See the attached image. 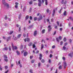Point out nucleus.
I'll use <instances>...</instances> for the list:
<instances>
[{
  "label": "nucleus",
  "instance_id": "1",
  "mask_svg": "<svg viewBox=\"0 0 73 73\" xmlns=\"http://www.w3.org/2000/svg\"><path fill=\"white\" fill-rule=\"evenodd\" d=\"M2 2L4 4L5 7H7V8H8L9 7V5H8V4L7 3H5V1H4V0H3Z\"/></svg>",
  "mask_w": 73,
  "mask_h": 73
},
{
  "label": "nucleus",
  "instance_id": "2",
  "mask_svg": "<svg viewBox=\"0 0 73 73\" xmlns=\"http://www.w3.org/2000/svg\"><path fill=\"white\" fill-rule=\"evenodd\" d=\"M3 57L4 58V60L6 62H7V61H8V60L7 59V55H4L3 56Z\"/></svg>",
  "mask_w": 73,
  "mask_h": 73
},
{
  "label": "nucleus",
  "instance_id": "3",
  "mask_svg": "<svg viewBox=\"0 0 73 73\" xmlns=\"http://www.w3.org/2000/svg\"><path fill=\"white\" fill-rule=\"evenodd\" d=\"M12 47L13 48V50H14V49H15V50H16L17 49V46H13V44H12Z\"/></svg>",
  "mask_w": 73,
  "mask_h": 73
},
{
  "label": "nucleus",
  "instance_id": "4",
  "mask_svg": "<svg viewBox=\"0 0 73 73\" xmlns=\"http://www.w3.org/2000/svg\"><path fill=\"white\" fill-rule=\"evenodd\" d=\"M42 16L40 15L38 19V21H40V20H42Z\"/></svg>",
  "mask_w": 73,
  "mask_h": 73
},
{
  "label": "nucleus",
  "instance_id": "5",
  "mask_svg": "<svg viewBox=\"0 0 73 73\" xmlns=\"http://www.w3.org/2000/svg\"><path fill=\"white\" fill-rule=\"evenodd\" d=\"M48 32H50L51 30L52 29V28H51V26L50 25H49L48 26Z\"/></svg>",
  "mask_w": 73,
  "mask_h": 73
},
{
  "label": "nucleus",
  "instance_id": "6",
  "mask_svg": "<svg viewBox=\"0 0 73 73\" xmlns=\"http://www.w3.org/2000/svg\"><path fill=\"white\" fill-rule=\"evenodd\" d=\"M66 62H64V69L66 68Z\"/></svg>",
  "mask_w": 73,
  "mask_h": 73
},
{
  "label": "nucleus",
  "instance_id": "7",
  "mask_svg": "<svg viewBox=\"0 0 73 73\" xmlns=\"http://www.w3.org/2000/svg\"><path fill=\"white\" fill-rule=\"evenodd\" d=\"M28 55V52H25L24 53V55L25 56H26Z\"/></svg>",
  "mask_w": 73,
  "mask_h": 73
},
{
  "label": "nucleus",
  "instance_id": "8",
  "mask_svg": "<svg viewBox=\"0 0 73 73\" xmlns=\"http://www.w3.org/2000/svg\"><path fill=\"white\" fill-rule=\"evenodd\" d=\"M11 37L9 36V37L7 39H6L7 41L8 42L9 41V40H11Z\"/></svg>",
  "mask_w": 73,
  "mask_h": 73
},
{
  "label": "nucleus",
  "instance_id": "9",
  "mask_svg": "<svg viewBox=\"0 0 73 73\" xmlns=\"http://www.w3.org/2000/svg\"><path fill=\"white\" fill-rule=\"evenodd\" d=\"M72 54H73V52L68 54L69 56H70L71 57H72Z\"/></svg>",
  "mask_w": 73,
  "mask_h": 73
},
{
  "label": "nucleus",
  "instance_id": "10",
  "mask_svg": "<svg viewBox=\"0 0 73 73\" xmlns=\"http://www.w3.org/2000/svg\"><path fill=\"white\" fill-rule=\"evenodd\" d=\"M8 49L7 47H5L3 48V50H7Z\"/></svg>",
  "mask_w": 73,
  "mask_h": 73
},
{
  "label": "nucleus",
  "instance_id": "11",
  "mask_svg": "<svg viewBox=\"0 0 73 73\" xmlns=\"http://www.w3.org/2000/svg\"><path fill=\"white\" fill-rule=\"evenodd\" d=\"M45 29H43L42 31V34L45 33Z\"/></svg>",
  "mask_w": 73,
  "mask_h": 73
},
{
  "label": "nucleus",
  "instance_id": "12",
  "mask_svg": "<svg viewBox=\"0 0 73 73\" xmlns=\"http://www.w3.org/2000/svg\"><path fill=\"white\" fill-rule=\"evenodd\" d=\"M56 13V12L55 11V10L54 9L53 10V13L52 14V16H54V14Z\"/></svg>",
  "mask_w": 73,
  "mask_h": 73
},
{
  "label": "nucleus",
  "instance_id": "13",
  "mask_svg": "<svg viewBox=\"0 0 73 73\" xmlns=\"http://www.w3.org/2000/svg\"><path fill=\"white\" fill-rule=\"evenodd\" d=\"M28 19H29V16L27 15L25 17L26 20H28Z\"/></svg>",
  "mask_w": 73,
  "mask_h": 73
},
{
  "label": "nucleus",
  "instance_id": "14",
  "mask_svg": "<svg viewBox=\"0 0 73 73\" xmlns=\"http://www.w3.org/2000/svg\"><path fill=\"white\" fill-rule=\"evenodd\" d=\"M21 34H19L18 35L17 37L18 38H20V37H21Z\"/></svg>",
  "mask_w": 73,
  "mask_h": 73
},
{
  "label": "nucleus",
  "instance_id": "15",
  "mask_svg": "<svg viewBox=\"0 0 73 73\" xmlns=\"http://www.w3.org/2000/svg\"><path fill=\"white\" fill-rule=\"evenodd\" d=\"M37 31H35L34 32V35L35 36H36V35H37Z\"/></svg>",
  "mask_w": 73,
  "mask_h": 73
},
{
  "label": "nucleus",
  "instance_id": "16",
  "mask_svg": "<svg viewBox=\"0 0 73 73\" xmlns=\"http://www.w3.org/2000/svg\"><path fill=\"white\" fill-rule=\"evenodd\" d=\"M47 0H45V4L46 5H48V1Z\"/></svg>",
  "mask_w": 73,
  "mask_h": 73
},
{
  "label": "nucleus",
  "instance_id": "17",
  "mask_svg": "<svg viewBox=\"0 0 73 73\" xmlns=\"http://www.w3.org/2000/svg\"><path fill=\"white\" fill-rule=\"evenodd\" d=\"M32 44H33L32 42H30L29 44H28V45L29 46H31V45H32Z\"/></svg>",
  "mask_w": 73,
  "mask_h": 73
},
{
  "label": "nucleus",
  "instance_id": "18",
  "mask_svg": "<svg viewBox=\"0 0 73 73\" xmlns=\"http://www.w3.org/2000/svg\"><path fill=\"white\" fill-rule=\"evenodd\" d=\"M32 3H33V1L32 0H31L29 3V4L30 5H31V4H32Z\"/></svg>",
  "mask_w": 73,
  "mask_h": 73
},
{
  "label": "nucleus",
  "instance_id": "19",
  "mask_svg": "<svg viewBox=\"0 0 73 73\" xmlns=\"http://www.w3.org/2000/svg\"><path fill=\"white\" fill-rule=\"evenodd\" d=\"M26 40L27 42H29V41H30V39L29 38H26Z\"/></svg>",
  "mask_w": 73,
  "mask_h": 73
},
{
  "label": "nucleus",
  "instance_id": "20",
  "mask_svg": "<svg viewBox=\"0 0 73 73\" xmlns=\"http://www.w3.org/2000/svg\"><path fill=\"white\" fill-rule=\"evenodd\" d=\"M43 48H44V45L42 44L41 45V49H42Z\"/></svg>",
  "mask_w": 73,
  "mask_h": 73
},
{
  "label": "nucleus",
  "instance_id": "21",
  "mask_svg": "<svg viewBox=\"0 0 73 73\" xmlns=\"http://www.w3.org/2000/svg\"><path fill=\"white\" fill-rule=\"evenodd\" d=\"M63 15L64 16H65L66 15V11H65Z\"/></svg>",
  "mask_w": 73,
  "mask_h": 73
},
{
  "label": "nucleus",
  "instance_id": "22",
  "mask_svg": "<svg viewBox=\"0 0 73 73\" xmlns=\"http://www.w3.org/2000/svg\"><path fill=\"white\" fill-rule=\"evenodd\" d=\"M13 33V31H11L10 32V33H9V35H12V33Z\"/></svg>",
  "mask_w": 73,
  "mask_h": 73
},
{
  "label": "nucleus",
  "instance_id": "23",
  "mask_svg": "<svg viewBox=\"0 0 73 73\" xmlns=\"http://www.w3.org/2000/svg\"><path fill=\"white\" fill-rule=\"evenodd\" d=\"M18 38H17V37H15L14 38V40H15V41H16V40H17Z\"/></svg>",
  "mask_w": 73,
  "mask_h": 73
},
{
  "label": "nucleus",
  "instance_id": "24",
  "mask_svg": "<svg viewBox=\"0 0 73 73\" xmlns=\"http://www.w3.org/2000/svg\"><path fill=\"white\" fill-rule=\"evenodd\" d=\"M17 54L18 55H19L20 54V52L17 50Z\"/></svg>",
  "mask_w": 73,
  "mask_h": 73
},
{
  "label": "nucleus",
  "instance_id": "25",
  "mask_svg": "<svg viewBox=\"0 0 73 73\" xmlns=\"http://www.w3.org/2000/svg\"><path fill=\"white\" fill-rule=\"evenodd\" d=\"M41 3L39 2L38 3V6L40 7V6H41Z\"/></svg>",
  "mask_w": 73,
  "mask_h": 73
},
{
  "label": "nucleus",
  "instance_id": "26",
  "mask_svg": "<svg viewBox=\"0 0 73 73\" xmlns=\"http://www.w3.org/2000/svg\"><path fill=\"white\" fill-rule=\"evenodd\" d=\"M37 19V17H35L34 18V21H36Z\"/></svg>",
  "mask_w": 73,
  "mask_h": 73
},
{
  "label": "nucleus",
  "instance_id": "27",
  "mask_svg": "<svg viewBox=\"0 0 73 73\" xmlns=\"http://www.w3.org/2000/svg\"><path fill=\"white\" fill-rule=\"evenodd\" d=\"M59 69H62V66H60L59 67Z\"/></svg>",
  "mask_w": 73,
  "mask_h": 73
},
{
  "label": "nucleus",
  "instance_id": "28",
  "mask_svg": "<svg viewBox=\"0 0 73 73\" xmlns=\"http://www.w3.org/2000/svg\"><path fill=\"white\" fill-rule=\"evenodd\" d=\"M59 39L60 40H61V38H61V36H60L59 37Z\"/></svg>",
  "mask_w": 73,
  "mask_h": 73
},
{
  "label": "nucleus",
  "instance_id": "29",
  "mask_svg": "<svg viewBox=\"0 0 73 73\" xmlns=\"http://www.w3.org/2000/svg\"><path fill=\"white\" fill-rule=\"evenodd\" d=\"M47 21L48 23H50V22L49 21V19H47Z\"/></svg>",
  "mask_w": 73,
  "mask_h": 73
},
{
  "label": "nucleus",
  "instance_id": "30",
  "mask_svg": "<svg viewBox=\"0 0 73 73\" xmlns=\"http://www.w3.org/2000/svg\"><path fill=\"white\" fill-rule=\"evenodd\" d=\"M64 0H62V2L61 3L62 4H64Z\"/></svg>",
  "mask_w": 73,
  "mask_h": 73
},
{
  "label": "nucleus",
  "instance_id": "31",
  "mask_svg": "<svg viewBox=\"0 0 73 73\" xmlns=\"http://www.w3.org/2000/svg\"><path fill=\"white\" fill-rule=\"evenodd\" d=\"M56 40L58 42H59V40H58V38H56Z\"/></svg>",
  "mask_w": 73,
  "mask_h": 73
},
{
  "label": "nucleus",
  "instance_id": "32",
  "mask_svg": "<svg viewBox=\"0 0 73 73\" xmlns=\"http://www.w3.org/2000/svg\"><path fill=\"white\" fill-rule=\"evenodd\" d=\"M40 65H41V63L39 62L38 63V67H40Z\"/></svg>",
  "mask_w": 73,
  "mask_h": 73
},
{
  "label": "nucleus",
  "instance_id": "33",
  "mask_svg": "<svg viewBox=\"0 0 73 73\" xmlns=\"http://www.w3.org/2000/svg\"><path fill=\"white\" fill-rule=\"evenodd\" d=\"M49 9H47L46 10V12H47V13H48V12H49Z\"/></svg>",
  "mask_w": 73,
  "mask_h": 73
},
{
  "label": "nucleus",
  "instance_id": "34",
  "mask_svg": "<svg viewBox=\"0 0 73 73\" xmlns=\"http://www.w3.org/2000/svg\"><path fill=\"white\" fill-rule=\"evenodd\" d=\"M0 70H3V68H1V65H0Z\"/></svg>",
  "mask_w": 73,
  "mask_h": 73
},
{
  "label": "nucleus",
  "instance_id": "35",
  "mask_svg": "<svg viewBox=\"0 0 73 73\" xmlns=\"http://www.w3.org/2000/svg\"><path fill=\"white\" fill-rule=\"evenodd\" d=\"M25 9H26V7H25L24 8L23 10V12H24V11H25Z\"/></svg>",
  "mask_w": 73,
  "mask_h": 73
},
{
  "label": "nucleus",
  "instance_id": "36",
  "mask_svg": "<svg viewBox=\"0 0 73 73\" xmlns=\"http://www.w3.org/2000/svg\"><path fill=\"white\" fill-rule=\"evenodd\" d=\"M30 19L31 20H33V19H32V16H30Z\"/></svg>",
  "mask_w": 73,
  "mask_h": 73
},
{
  "label": "nucleus",
  "instance_id": "37",
  "mask_svg": "<svg viewBox=\"0 0 73 73\" xmlns=\"http://www.w3.org/2000/svg\"><path fill=\"white\" fill-rule=\"evenodd\" d=\"M33 48H35V47H36V46H35V44H33Z\"/></svg>",
  "mask_w": 73,
  "mask_h": 73
},
{
  "label": "nucleus",
  "instance_id": "38",
  "mask_svg": "<svg viewBox=\"0 0 73 73\" xmlns=\"http://www.w3.org/2000/svg\"><path fill=\"white\" fill-rule=\"evenodd\" d=\"M55 48V46L53 45L52 46V49H54Z\"/></svg>",
  "mask_w": 73,
  "mask_h": 73
},
{
  "label": "nucleus",
  "instance_id": "39",
  "mask_svg": "<svg viewBox=\"0 0 73 73\" xmlns=\"http://www.w3.org/2000/svg\"><path fill=\"white\" fill-rule=\"evenodd\" d=\"M64 41H66V38H64Z\"/></svg>",
  "mask_w": 73,
  "mask_h": 73
},
{
  "label": "nucleus",
  "instance_id": "40",
  "mask_svg": "<svg viewBox=\"0 0 73 73\" xmlns=\"http://www.w3.org/2000/svg\"><path fill=\"white\" fill-rule=\"evenodd\" d=\"M7 16H5V20H7Z\"/></svg>",
  "mask_w": 73,
  "mask_h": 73
},
{
  "label": "nucleus",
  "instance_id": "41",
  "mask_svg": "<svg viewBox=\"0 0 73 73\" xmlns=\"http://www.w3.org/2000/svg\"><path fill=\"white\" fill-rule=\"evenodd\" d=\"M41 62H43V63L44 62H45V61L44 60L42 59L41 60Z\"/></svg>",
  "mask_w": 73,
  "mask_h": 73
},
{
  "label": "nucleus",
  "instance_id": "42",
  "mask_svg": "<svg viewBox=\"0 0 73 73\" xmlns=\"http://www.w3.org/2000/svg\"><path fill=\"white\" fill-rule=\"evenodd\" d=\"M15 8H18V5H15Z\"/></svg>",
  "mask_w": 73,
  "mask_h": 73
},
{
  "label": "nucleus",
  "instance_id": "43",
  "mask_svg": "<svg viewBox=\"0 0 73 73\" xmlns=\"http://www.w3.org/2000/svg\"><path fill=\"white\" fill-rule=\"evenodd\" d=\"M63 49L64 50H65L66 49V47L65 46H64L63 47Z\"/></svg>",
  "mask_w": 73,
  "mask_h": 73
},
{
  "label": "nucleus",
  "instance_id": "44",
  "mask_svg": "<svg viewBox=\"0 0 73 73\" xmlns=\"http://www.w3.org/2000/svg\"><path fill=\"white\" fill-rule=\"evenodd\" d=\"M39 56H40V57H42V54H40Z\"/></svg>",
  "mask_w": 73,
  "mask_h": 73
},
{
  "label": "nucleus",
  "instance_id": "45",
  "mask_svg": "<svg viewBox=\"0 0 73 73\" xmlns=\"http://www.w3.org/2000/svg\"><path fill=\"white\" fill-rule=\"evenodd\" d=\"M69 19L70 20H73V19H72V18L71 17H69Z\"/></svg>",
  "mask_w": 73,
  "mask_h": 73
},
{
  "label": "nucleus",
  "instance_id": "46",
  "mask_svg": "<svg viewBox=\"0 0 73 73\" xmlns=\"http://www.w3.org/2000/svg\"><path fill=\"white\" fill-rule=\"evenodd\" d=\"M52 54H50V58H51L52 57Z\"/></svg>",
  "mask_w": 73,
  "mask_h": 73
},
{
  "label": "nucleus",
  "instance_id": "47",
  "mask_svg": "<svg viewBox=\"0 0 73 73\" xmlns=\"http://www.w3.org/2000/svg\"><path fill=\"white\" fill-rule=\"evenodd\" d=\"M9 51H11V46H9Z\"/></svg>",
  "mask_w": 73,
  "mask_h": 73
},
{
  "label": "nucleus",
  "instance_id": "48",
  "mask_svg": "<svg viewBox=\"0 0 73 73\" xmlns=\"http://www.w3.org/2000/svg\"><path fill=\"white\" fill-rule=\"evenodd\" d=\"M51 62V61L50 60V59H49L48 60V62L49 63H50Z\"/></svg>",
  "mask_w": 73,
  "mask_h": 73
},
{
  "label": "nucleus",
  "instance_id": "49",
  "mask_svg": "<svg viewBox=\"0 0 73 73\" xmlns=\"http://www.w3.org/2000/svg\"><path fill=\"white\" fill-rule=\"evenodd\" d=\"M39 53V51L37 50L36 52V54H37V53Z\"/></svg>",
  "mask_w": 73,
  "mask_h": 73
},
{
  "label": "nucleus",
  "instance_id": "50",
  "mask_svg": "<svg viewBox=\"0 0 73 73\" xmlns=\"http://www.w3.org/2000/svg\"><path fill=\"white\" fill-rule=\"evenodd\" d=\"M5 69H7L8 68V66H5Z\"/></svg>",
  "mask_w": 73,
  "mask_h": 73
},
{
  "label": "nucleus",
  "instance_id": "51",
  "mask_svg": "<svg viewBox=\"0 0 73 73\" xmlns=\"http://www.w3.org/2000/svg\"><path fill=\"white\" fill-rule=\"evenodd\" d=\"M32 58H33V56H30V58H31V59H32Z\"/></svg>",
  "mask_w": 73,
  "mask_h": 73
},
{
  "label": "nucleus",
  "instance_id": "52",
  "mask_svg": "<svg viewBox=\"0 0 73 73\" xmlns=\"http://www.w3.org/2000/svg\"><path fill=\"white\" fill-rule=\"evenodd\" d=\"M62 10V9H60V11H59V13H60L61 12V10Z\"/></svg>",
  "mask_w": 73,
  "mask_h": 73
},
{
  "label": "nucleus",
  "instance_id": "53",
  "mask_svg": "<svg viewBox=\"0 0 73 73\" xmlns=\"http://www.w3.org/2000/svg\"><path fill=\"white\" fill-rule=\"evenodd\" d=\"M15 5H18V4H19V3H18L17 2H15Z\"/></svg>",
  "mask_w": 73,
  "mask_h": 73
},
{
  "label": "nucleus",
  "instance_id": "54",
  "mask_svg": "<svg viewBox=\"0 0 73 73\" xmlns=\"http://www.w3.org/2000/svg\"><path fill=\"white\" fill-rule=\"evenodd\" d=\"M24 50H23L21 52V54H23V53H24Z\"/></svg>",
  "mask_w": 73,
  "mask_h": 73
},
{
  "label": "nucleus",
  "instance_id": "55",
  "mask_svg": "<svg viewBox=\"0 0 73 73\" xmlns=\"http://www.w3.org/2000/svg\"><path fill=\"white\" fill-rule=\"evenodd\" d=\"M38 1L39 3H41V0H38Z\"/></svg>",
  "mask_w": 73,
  "mask_h": 73
},
{
  "label": "nucleus",
  "instance_id": "56",
  "mask_svg": "<svg viewBox=\"0 0 73 73\" xmlns=\"http://www.w3.org/2000/svg\"><path fill=\"white\" fill-rule=\"evenodd\" d=\"M33 72V70H32V69H31L30 71V72Z\"/></svg>",
  "mask_w": 73,
  "mask_h": 73
},
{
  "label": "nucleus",
  "instance_id": "57",
  "mask_svg": "<svg viewBox=\"0 0 73 73\" xmlns=\"http://www.w3.org/2000/svg\"><path fill=\"white\" fill-rule=\"evenodd\" d=\"M34 62V60H33L31 61V63H33Z\"/></svg>",
  "mask_w": 73,
  "mask_h": 73
},
{
  "label": "nucleus",
  "instance_id": "58",
  "mask_svg": "<svg viewBox=\"0 0 73 73\" xmlns=\"http://www.w3.org/2000/svg\"><path fill=\"white\" fill-rule=\"evenodd\" d=\"M67 3V1H65L64 2V4H66V3Z\"/></svg>",
  "mask_w": 73,
  "mask_h": 73
},
{
  "label": "nucleus",
  "instance_id": "59",
  "mask_svg": "<svg viewBox=\"0 0 73 73\" xmlns=\"http://www.w3.org/2000/svg\"><path fill=\"white\" fill-rule=\"evenodd\" d=\"M62 59L64 60H65V57H62Z\"/></svg>",
  "mask_w": 73,
  "mask_h": 73
},
{
  "label": "nucleus",
  "instance_id": "60",
  "mask_svg": "<svg viewBox=\"0 0 73 73\" xmlns=\"http://www.w3.org/2000/svg\"><path fill=\"white\" fill-rule=\"evenodd\" d=\"M55 29H57V26H55Z\"/></svg>",
  "mask_w": 73,
  "mask_h": 73
},
{
  "label": "nucleus",
  "instance_id": "61",
  "mask_svg": "<svg viewBox=\"0 0 73 73\" xmlns=\"http://www.w3.org/2000/svg\"><path fill=\"white\" fill-rule=\"evenodd\" d=\"M57 23L58 24V25H59V23L57 21Z\"/></svg>",
  "mask_w": 73,
  "mask_h": 73
},
{
  "label": "nucleus",
  "instance_id": "62",
  "mask_svg": "<svg viewBox=\"0 0 73 73\" xmlns=\"http://www.w3.org/2000/svg\"><path fill=\"white\" fill-rule=\"evenodd\" d=\"M8 72H9V70H7V71H6L5 72V73H8Z\"/></svg>",
  "mask_w": 73,
  "mask_h": 73
},
{
  "label": "nucleus",
  "instance_id": "63",
  "mask_svg": "<svg viewBox=\"0 0 73 73\" xmlns=\"http://www.w3.org/2000/svg\"><path fill=\"white\" fill-rule=\"evenodd\" d=\"M41 59H42V57H39V59L40 60H41Z\"/></svg>",
  "mask_w": 73,
  "mask_h": 73
},
{
  "label": "nucleus",
  "instance_id": "64",
  "mask_svg": "<svg viewBox=\"0 0 73 73\" xmlns=\"http://www.w3.org/2000/svg\"><path fill=\"white\" fill-rule=\"evenodd\" d=\"M72 39H70V42L71 43V42H72Z\"/></svg>",
  "mask_w": 73,
  "mask_h": 73
}]
</instances>
